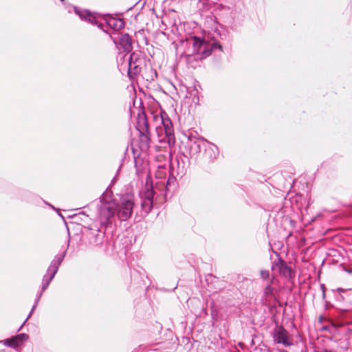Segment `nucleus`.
Listing matches in <instances>:
<instances>
[{
    "label": "nucleus",
    "instance_id": "obj_15",
    "mask_svg": "<svg viewBox=\"0 0 352 352\" xmlns=\"http://www.w3.org/2000/svg\"><path fill=\"white\" fill-rule=\"evenodd\" d=\"M104 238V232H101L99 229L92 232L89 235V244L94 246L101 245Z\"/></svg>",
    "mask_w": 352,
    "mask_h": 352
},
{
    "label": "nucleus",
    "instance_id": "obj_11",
    "mask_svg": "<svg viewBox=\"0 0 352 352\" xmlns=\"http://www.w3.org/2000/svg\"><path fill=\"white\" fill-rule=\"evenodd\" d=\"M111 38L119 49H122L124 52H127L132 50L131 39L128 34H121L118 38L112 36Z\"/></svg>",
    "mask_w": 352,
    "mask_h": 352
},
{
    "label": "nucleus",
    "instance_id": "obj_8",
    "mask_svg": "<svg viewBox=\"0 0 352 352\" xmlns=\"http://www.w3.org/2000/svg\"><path fill=\"white\" fill-rule=\"evenodd\" d=\"M272 270L277 272L281 276L291 279L294 276V272L281 258L278 257L272 265Z\"/></svg>",
    "mask_w": 352,
    "mask_h": 352
},
{
    "label": "nucleus",
    "instance_id": "obj_6",
    "mask_svg": "<svg viewBox=\"0 0 352 352\" xmlns=\"http://www.w3.org/2000/svg\"><path fill=\"white\" fill-rule=\"evenodd\" d=\"M65 256V252L55 256L54 258L52 260L47 270L46 274L43 276L42 282L47 283V285H50V283L55 276L56 274L57 273L58 268L61 265Z\"/></svg>",
    "mask_w": 352,
    "mask_h": 352
},
{
    "label": "nucleus",
    "instance_id": "obj_3",
    "mask_svg": "<svg viewBox=\"0 0 352 352\" xmlns=\"http://www.w3.org/2000/svg\"><path fill=\"white\" fill-rule=\"evenodd\" d=\"M206 140L202 138L189 136L184 143V156L187 158H196L204 148Z\"/></svg>",
    "mask_w": 352,
    "mask_h": 352
},
{
    "label": "nucleus",
    "instance_id": "obj_13",
    "mask_svg": "<svg viewBox=\"0 0 352 352\" xmlns=\"http://www.w3.org/2000/svg\"><path fill=\"white\" fill-rule=\"evenodd\" d=\"M74 12L82 20L87 21L91 24L96 25L99 28L102 25V24L99 22L98 18L87 10H84L79 8L74 7Z\"/></svg>",
    "mask_w": 352,
    "mask_h": 352
},
{
    "label": "nucleus",
    "instance_id": "obj_10",
    "mask_svg": "<svg viewBox=\"0 0 352 352\" xmlns=\"http://www.w3.org/2000/svg\"><path fill=\"white\" fill-rule=\"evenodd\" d=\"M273 338L274 342L278 344H282L285 346H289L293 344L288 331L283 327H280L275 330Z\"/></svg>",
    "mask_w": 352,
    "mask_h": 352
},
{
    "label": "nucleus",
    "instance_id": "obj_27",
    "mask_svg": "<svg viewBox=\"0 0 352 352\" xmlns=\"http://www.w3.org/2000/svg\"><path fill=\"white\" fill-rule=\"evenodd\" d=\"M338 291L343 292L344 290L342 289H338Z\"/></svg>",
    "mask_w": 352,
    "mask_h": 352
},
{
    "label": "nucleus",
    "instance_id": "obj_2",
    "mask_svg": "<svg viewBox=\"0 0 352 352\" xmlns=\"http://www.w3.org/2000/svg\"><path fill=\"white\" fill-rule=\"evenodd\" d=\"M117 208L118 204L114 200H107L103 193L98 206V218L101 225L107 227L111 223V219L116 214Z\"/></svg>",
    "mask_w": 352,
    "mask_h": 352
},
{
    "label": "nucleus",
    "instance_id": "obj_14",
    "mask_svg": "<svg viewBox=\"0 0 352 352\" xmlns=\"http://www.w3.org/2000/svg\"><path fill=\"white\" fill-rule=\"evenodd\" d=\"M203 148L204 149V157L207 160L214 162L217 158L219 150L215 144L206 140Z\"/></svg>",
    "mask_w": 352,
    "mask_h": 352
},
{
    "label": "nucleus",
    "instance_id": "obj_4",
    "mask_svg": "<svg viewBox=\"0 0 352 352\" xmlns=\"http://www.w3.org/2000/svg\"><path fill=\"white\" fill-rule=\"evenodd\" d=\"M154 187L146 182V185L140 192L141 198V208L145 214H148L153 207Z\"/></svg>",
    "mask_w": 352,
    "mask_h": 352
},
{
    "label": "nucleus",
    "instance_id": "obj_7",
    "mask_svg": "<svg viewBox=\"0 0 352 352\" xmlns=\"http://www.w3.org/2000/svg\"><path fill=\"white\" fill-rule=\"evenodd\" d=\"M138 129L140 132V141L142 147L148 148L150 138L148 137V123L144 113L138 116Z\"/></svg>",
    "mask_w": 352,
    "mask_h": 352
},
{
    "label": "nucleus",
    "instance_id": "obj_9",
    "mask_svg": "<svg viewBox=\"0 0 352 352\" xmlns=\"http://www.w3.org/2000/svg\"><path fill=\"white\" fill-rule=\"evenodd\" d=\"M128 74L130 78H133L139 74L142 70V60L138 58V54L133 52L128 60Z\"/></svg>",
    "mask_w": 352,
    "mask_h": 352
},
{
    "label": "nucleus",
    "instance_id": "obj_28",
    "mask_svg": "<svg viewBox=\"0 0 352 352\" xmlns=\"http://www.w3.org/2000/svg\"><path fill=\"white\" fill-rule=\"evenodd\" d=\"M280 352H287L285 350H283V351H280Z\"/></svg>",
    "mask_w": 352,
    "mask_h": 352
},
{
    "label": "nucleus",
    "instance_id": "obj_24",
    "mask_svg": "<svg viewBox=\"0 0 352 352\" xmlns=\"http://www.w3.org/2000/svg\"><path fill=\"white\" fill-rule=\"evenodd\" d=\"M184 166H183L182 167V168H181V170H180V172H181V173H182V174L184 173Z\"/></svg>",
    "mask_w": 352,
    "mask_h": 352
},
{
    "label": "nucleus",
    "instance_id": "obj_21",
    "mask_svg": "<svg viewBox=\"0 0 352 352\" xmlns=\"http://www.w3.org/2000/svg\"><path fill=\"white\" fill-rule=\"evenodd\" d=\"M261 276L263 280H267V282L270 281V279L272 278V277L270 276V272L268 270H261Z\"/></svg>",
    "mask_w": 352,
    "mask_h": 352
},
{
    "label": "nucleus",
    "instance_id": "obj_17",
    "mask_svg": "<svg viewBox=\"0 0 352 352\" xmlns=\"http://www.w3.org/2000/svg\"><path fill=\"white\" fill-rule=\"evenodd\" d=\"M49 285H47V283H43L42 282V290L41 292L37 294V296H36V298L35 300V302H34V305H33L29 315L28 316L27 318L25 319V320L24 321L23 324L21 325L23 326L25 322L26 321L30 318L31 315L32 314V313L34 312V309H36L38 303V301L43 294V292L47 289V288L48 287ZM22 327H21L19 329V331L21 329Z\"/></svg>",
    "mask_w": 352,
    "mask_h": 352
},
{
    "label": "nucleus",
    "instance_id": "obj_23",
    "mask_svg": "<svg viewBox=\"0 0 352 352\" xmlns=\"http://www.w3.org/2000/svg\"><path fill=\"white\" fill-rule=\"evenodd\" d=\"M320 287H321L322 292V297L324 298L325 297V287L323 284H322L320 285Z\"/></svg>",
    "mask_w": 352,
    "mask_h": 352
},
{
    "label": "nucleus",
    "instance_id": "obj_18",
    "mask_svg": "<svg viewBox=\"0 0 352 352\" xmlns=\"http://www.w3.org/2000/svg\"><path fill=\"white\" fill-rule=\"evenodd\" d=\"M274 278L272 276V278L270 279V281L267 283L265 289H264V295L267 297L269 296L273 295L274 289L272 287V283H273Z\"/></svg>",
    "mask_w": 352,
    "mask_h": 352
},
{
    "label": "nucleus",
    "instance_id": "obj_19",
    "mask_svg": "<svg viewBox=\"0 0 352 352\" xmlns=\"http://www.w3.org/2000/svg\"><path fill=\"white\" fill-rule=\"evenodd\" d=\"M168 184V181H166L165 179L157 182L155 183V188L159 189L162 194H164L166 192Z\"/></svg>",
    "mask_w": 352,
    "mask_h": 352
},
{
    "label": "nucleus",
    "instance_id": "obj_16",
    "mask_svg": "<svg viewBox=\"0 0 352 352\" xmlns=\"http://www.w3.org/2000/svg\"><path fill=\"white\" fill-rule=\"evenodd\" d=\"M104 20L107 25L116 31L120 30L124 27V22L121 19L107 17Z\"/></svg>",
    "mask_w": 352,
    "mask_h": 352
},
{
    "label": "nucleus",
    "instance_id": "obj_26",
    "mask_svg": "<svg viewBox=\"0 0 352 352\" xmlns=\"http://www.w3.org/2000/svg\"><path fill=\"white\" fill-rule=\"evenodd\" d=\"M51 208H52L53 209L55 210V208L53 207V206L50 205V204H48Z\"/></svg>",
    "mask_w": 352,
    "mask_h": 352
},
{
    "label": "nucleus",
    "instance_id": "obj_20",
    "mask_svg": "<svg viewBox=\"0 0 352 352\" xmlns=\"http://www.w3.org/2000/svg\"><path fill=\"white\" fill-rule=\"evenodd\" d=\"M3 342V344L8 346L15 348L19 346V342L17 341L16 337H12L11 338L6 339Z\"/></svg>",
    "mask_w": 352,
    "mask_h": 352
},
{
    "label": "nucleus",
    "instance_id": "obj_25",
    "mask_svg": "<svg viewBox=\"0 0 352 352\" xmlns=\"http://www.w3.org/2000/svg\"><path fill=\"white\" fill-rule=\"evenodd\" d=\"M135 167H136V168H137V171H138V172H139V171H140V170H139V168H138V164H137V162H135Z\"/></svg>",
    "mask_w": 352,
    "mask_h": 352
},
{
    "label": "nucleus",
    "instance_id": "obj_1",
    "mask_svg": "<svg viewBox=\"0 0 352 352\" xmlns=\"http://www.w3.org/2000/svg\"><path fill=\"white\" fill-rule=\"evenodd\" d=\"M181 47L184 49L182 55L186 57L187 60H190L192 57L195 60L204 59L210 56L214 50H221L219 43L214 41L208 42L195 36H189L185 40H182Z\"/></svg>",
    "mask_w": 352,
    "mask_h": 352
},
{
    "label": "nucleus",
    "instance_id": "obj_29",
    "mask_svg": "<svg viewBox=\"0 0 352 352\" xmlns=\"http://www.w3.org/2000/svg\"><path fill=\"white\" fill-rule=\"evenodd\" d=\"M61 1H63L64 0H60Z\"/></svg>",
    "mask_w": 352,
    "mask_h": 352
},
{
    "label": "nucleus",
    "instance_id": "obj_22",
    "mask_svg": "<svg viewBox=\"0 0 352 352\" xmlns=\"http://www.w3.org/2000/svg\"><path fill=\"white\" fill-rule=\"evenodd\" d=\"M17 341L19 342H22L24 340H27L28 339V336L25 333H21L15 336Z\"/></svg>",
    "mask_w": 352,
    "mask_h": 352
},
{
    "label": "nucleus",
    "instance_id": "obj_5",
    "mask_svg": "<svg viewBox=\"0 0 352 352\" xmlns=\"http://www.w3.org/2000/svg\"><path fill=\"white\" fill-rule=\"evenodd\" d=\"M134 201L133 197L129 195L123 196L121 198L120 204H118L117 216L122 221H126L129 219L133 212Z\"/></svg>",
    "mask_w": 352,
    "mask_h": 352
},
{
    "label": "nucleus",
    "instance_id": "obj_12",
    "mask_svg": "<svg viewBox=\"0 0 352 352\" xmlns=\"http://www.w3.org/2000/svg\"><path fill=\"white\" fill-rule=\"evenodd\" d=\"M161 121L164 127V133L167 138L168 143L169 144H170L171 143H174L175 136L172 121L169 118H168L167 116L164 117V116H161Z\"/></svg>",
    "mask_w": 352,
    "mask_h": 352
}]
</instances>
